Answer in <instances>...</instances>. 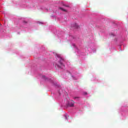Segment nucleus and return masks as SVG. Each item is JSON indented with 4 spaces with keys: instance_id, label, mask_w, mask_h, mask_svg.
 <instances>
[{
    "instance_id": "nucleus-8",
    "label": "nucleus",
    "mask_w": 128,
    "mask_h": 128,
    "mask_svg": "<svg viewBox=\"0 0 128 128\" xmlns=\"http://www.w3.org/2000/svg\"><path fill=\"white\" fill-rule=\"evenodd\" d=\"M23 22L24 24H28V22L26 21H24Z\"/></svg>"
},
{
    "instance_id": "nucleus-3",
    "label": "nucleus",
    "mask_w": 128,
    "mask_h": 128,
    "mask_svg": "<svg viewBox=\"0 0 128 128\" xmlns=\"http://www.w3.org/2000/svg\"><path fill=\"white\" fill-rule=\"evenodd\" d=\"M60 8V10H62L63 12H68L66 9H64V8Z\"/></svg>"
},
{
    "instance_id": "nucleus-9",
    "label": "nucleus",
    "mask_w": 128,
    "mask_h": 128,
    "mask_svg": "<svg viewBox=\"0 0 128 128\" xmlns=\"http://www.w3.org/2000/svg\"><path fill=\"white\" fill-rule=\"evenodd\" d=\"M65 118H66H66H66V116H65Z\"/></svg>"
},
{
    "instance_id": "nucleus-7",
    "label": "nucleus",
    "mask_w": 128,
    "mask_h": 128,
    "mask_svg": "<svg viewBox=\"0 0 128 128\" xmlns=\"http://www.w3.org/2000/svg\"><path fill=\"white\" fill-rule=\"evenodd\" d=\"M78 98H80V97H78V96L74 97V100H78Z\"/></svg>"
},
{
    "instance_id": "nucleus-2",
    "label": "nucleus",
    "mask_w": 128,
    "mask_h": 128,
    "mask_svg": "<svg viewBox=\"0 0 128 128\" xmlns=\"http://www.w3.org/2000/svg\"><path fill=\"white\" fill-rule=\"evenodd\" d=\"M74 102L72 100H71L68 103L69 106H74Z\"/></svg>"
},
{
    "instance_id": "nucleus-1",
    "label": "nucleus",
    "mask_w": 128,
    "mask_h": 128,
    "mask_svg": "<svg viewBox=\"0 0 128 128\" xmlns=\"http://www.w3.org/2000/svg\"><path fill=\"white\" fill-rule=\"evenodd\" d=\"M56 56H57V58L60 60V62L57 64H56V66L58 68H64V64H62V62H64V60L62 58V57H60V56L58 55V54H56Z\"/></svg>"
},
{
    "instance_id": "nucleus-6",
    "label": "nucleus",
    "mask_w": 128,
    "mask_h": 128,
    "mask_svg": "<svg viewBox=\"0 0 128 128\" xmlns=\"http://www.w3.org/2000/svg\"><path fill=\"white\" fill-rule=\"evenodd\" d=\"M83 94H84V96H86V94H88V92H83Z\"/></svg>"
},
{
    "instance_id": "nucleus-4",
    "label": "nucleus",
    "mask_w": 128,
    "mask_h": 128,
    "mask_svg": "<svg viewBox=\"0 0 128 128\" xmlns=\"http://www.w3.org/2000/svg\"><path fill=\"white\" fill-rule=\"evenodd\" d=\"M62 6H66V8H68L70 6H68V5H66V4L62 3Z\"/></svg>"
},
{
    "instance_id": "nucleus-5",
    "label": "nucleus",
    "mask_w": 128,
    "mask_h": 128,
    "mask_svg": "<svg viewBox=\"0 0 128 128\" xmlns=\"http://www.w3.org/2000/svg\"><path fill=\"white\" fill-rule=\"evenodd\" d=\"M76 26V28H78V24H74V26Z\"/></svg>"
}]
</instances>
